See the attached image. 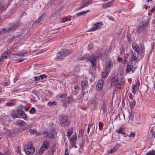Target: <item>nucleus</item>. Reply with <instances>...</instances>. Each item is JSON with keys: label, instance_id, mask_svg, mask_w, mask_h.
Returning a JSON list of instances; mask_svg holds the SVG:
<instances>
[{"label": "nucleus", "instance_id": "nucleus-1", "mask_svg": "<svg viewBox=\"0 0 155 155\" xmlns=\"http://www.w3.org/2000/svg\"><path fill=\"white\" fill-rule=\"evenodd\" d=\"M124 83V80L122 78H119L115 76L112 80V85H115L116 87L121 89V86H123Z\"/></svg>", "mask_w": 155, "mask_h": 155}, {"label": "nucleus", "instance_id": "nucleus-2", "mask_svg": "<svg viewBox=\"0 0 155 155\" xmlns=\"http://www.w3.org/2000/svg\"><path fill=\"white\" fill-rule=\"evenodd\" d=\"M132 47L134 50L137 52L138 55L144 54L145 48L144 45H141L139 47L137 43H134L132 45Z\"/></svg>", "mask_w": 155, "mask_h": 155}, {"label": "nucleus", "instance_id": "nucleus-3", "mask_svg": "<svg viewBox=\"0 0 155 155\" xmlns=\"http://www.w3.org/2000/svg\"><path fill=\"white\" fill-rule=\"evenodd\" d=\"M149 24V22L148 21H144L140 23L137 28V32L140 33L142 31H146L147 29Z\"/></svg>", "mask_w": 155, "mask_h": 155}, {"label": "nucleus", "instance_id": "nucleus-4", "mask_svg": "<svg viewBox=\"0 0 155 155\" xmlns=\"http://www.w3.org/2000/svg\"><path fill=\"white\" fill-rule=\"evenodd\" d=\"M86 58H84L83 59V60H86V61H88L90 62L92 65V68L94 69H95V67H96V60L97 58V56L93 55H91L87 56Z\"/></svg>", "mask_w": 155, "mask_h": 155}, {"label": "nucleus", "instance_id": "nucleus-5", "mask_svg": "<svg viewBox=\"0 0 155 155\" xmlns=\"http://www.w3.org/2000/svg\"><path fill=\"white\" fill-rule=\"evenodd\" d=\"M25 149L26 153L29 155L33 154L35 151L33 145L31 143H29L28 144L25 146Z\"/></svg>", "mask_w": 155, "mask_h": 155}, {"label": "nucleus", "instance_id": "nucleus-6", "mask_svg": "<svg viewBox=\"0 0 155 155\" xmlns=\"http://www.w3.org/2000/svg\"><path fill=\"white\" fill-rule=\"evenodd\" d=\"M71 53V51L69 49H62L60 52L58 53L56 58H62V57H65Z\"/></svg>", "mask_w": 155, "mask_h": 155}, {"label": "nucleus", "instance_id": "nucleus-7", "mask_svg": "<svg viewBox=\"0 0 155 155\" xmlns=\"http://www.w3.org/2000/svg\"><path fill=\"white\" fill-rule=\"evenodd\" d=\"M60 122L63 126H68L69 122L67 120V117L66 116H62L60 118Z\"/></svg>", "mask_w": 155, "mask_h": 155}, {"label": "nucleus", "instance_id": "nucleus-8", "mask_svg": "<svg viewBox=\"0 0 155 155\" xmlns=\"http://www.w3.org/2000/svg\"><path fill=\"white\" fill-rule=\"evenodd\" d=\"M49 146V141L47 140H45L43 142L41 147L39 150V153H42L46 149H47Z\"/></svg>", "mask_w": 155, "mask_h": 155}, {"label": "nucleus", "instance_id": "nucleus-9", "mask_svg": "<svg viewBox=\"0 0 155 155\" xmlns=\"http://www.w3.org/2000/svg\"><path fill=\"white\" fill-rule=\"evenodd\" d=\"M77 140V136L75 134L73 135L70 139V144L71 145L72 147H75L76 143V141Z\"/></svg>", "mask_w": 155, "mask_h": 155}, {"label": "nucleus", "instance_id": "nucleus-10", "mask_svg": "<svg viewBox=\"0 0 155 155\" xmlns=\"http://www.w3.org/2000/svg\"><path fill=\"white\" fill-rule=\"evenodd\" d=\"M104 81L102 80H99L96 85V89L98 91H100L103 88Z\"/></svg>", "mask_w": 155, "mask_h": 155}, {"label": "nucleus", "instance_id": "nucleus-11", "mask_svg": "<svg viewBox=\"0 0 155 155\" xmlns=\"http://www.w3.org/2000/svg\"><path fill=\"white\" fill-rule=\"evenodd\" d=\"M140 85L139 81H137L136 83L133 85L132 87V92L134 94H135L136 90H137Z\"/></svg>", "mask_w": 155, "mask_h": 155}, {"label": "nucleus", "instance_id": "nucleus-12", "mask_svg": "<svg viewBox=\"0 0 155 155\" xmlns=\"http://www.w3.org/2000/svg\"><path fill=\"white\" fill-rule=\"evenodd\" d=\"M102 25L101 22H98L93 25V27L91 29V31H94L99 29L101 28V25Z\"/></svg>", "mask_w": 155, "mask_h": 155}, {"label": "nucleus", "instance_id": "nucleus-13", "mask_svg": "<svg viewBox=\"0 0 155 155\" xmlns=\"http://www.w3.org/2000/svg\"><path fill=\"white\" fill-rule=\"evenodd\" d=\"M91 0H84L81 2V8H83L86 6L91 4Z\"/></svg>", "mask_w": 155, "mask_h": 155}, {"label": "nucleus", "instance_id": "nucleus-14", "mask_svg": "<svg viewBox=\"0 0 155 155\" xmlns=\"http://www.w3.org/2000/svg\"><path fill=\"white\" fill-rule=\"evenodd\" d=\"M21 23L18 21L16 23L12 24L10 27L9 28L10 31H12L14 29L16 28L20 25Z\"/></svg>", "mask_w": 155, "mask_h": 155}, {"label": "nucleus", "instance_id": "nucleus-15", "mask_svg": "<svg viewBox=\"0 0 155 155\" xmlns=\"http://www.w3.org/2000/svg\"><path fill=\"white\" fill-rule=\"evenodd\" d=\"M81 82L82 86V91L83 92V91L85 90V89L88 87V84L87 81L85 80L84 79L82 80Z\"/></svg>", "mask_w": 155, "mask_h": 155}, {"label": "nucleus", "instance_id": "nucleus-16", "mask_svg": "<svg viewBox=\"0 0 155 155\" xmlns=\"http://www.w3.org/2000/svg\"><path fill=\"white\" fill-rule=\"evenodd\" d=\"M113 66L112 62L111 61L109 60L105 64V69L108 71L113 67Z\"/></svg>", "mask_w": 155, "mask_h": 155}, {"label": "nucleus", "instance_id": "nucleus-17", "mask_svg": "<svg viewBox=\"0 0 155 155\" xmlns=\"http://www.w3.org/2000/svg\"><path fill=\"white\" fill-rule=\"evenodd\" d=\"M16 104V102L14 100H10L5 104V105L7 106H12L15 105Z\"/></svg>", "mask_w": 155, "mask_h": 155}, {"label": "nucleus", "instance_id": "nucleus-18", "mask_svg": "<svg viewBox=\"0 0 155 155\" xmlns=\"http://www.w3.org/2000/svg\"><path fill=\"white\" fill-rule=\"evenodd\" d=\"M15 124L19 127H22L25 125L26 123L22 120H20L17 121Z\"/></svg>", "mask_w": 155, "mask_h": 155}, {"label": "nucleus", "instance_id": "nucleus-19", "mask_svg": "<svg viewBox=\"0 0 155 155\" xmlns=\"http://www.w3.org/2000/svg\"><path fill=\"white\" fill-rule=\"evenodd\" d=\"M114 0H112L110 2L105 3L103 5V7L104 8H105L106 7H110L113 4Z\"/></svg>", "mask_w": 155, "mask_h": 155}, {"label": "nucleus", "instance_id": "nucleus-20", "mask_svg": "<svg viewBox=\"0 0 155 155\" xmlns=\"http://www.w3.org/2000/svg\"><path fill=\"white\" fill-rule=\"evenodd\" d=\"M120 147L119 144H117L116 146L111 149L110 151H108L109 153H112L114 152L116 150L119 148Z\"/></svg>", "mask_w": 155, "mask_h": 155}, {"label": "nucleus", "instance_id": "nucleus-21", "mask_svg": "<svg viewBox=\"0 0 155 155\" xmlns=\"http://www.w3.org/2000/svg\"><path fill=\"white\" fill-rule=\"evenodd\" d=\"M17 112L18 114L20 115L22 117H26V114L23 111L18 109L17 110Z\"/></svg>", "mask_w": 155, "mask_h": 155}, {"label": "nucleus", "instance_id": "nucleus-22", "mask_svg": "<svg viewBox=\"0 0 155 155\" xmlns=\"http://www.w3.org/2000/svg\"><path fill=\"white\" fill-rule=\"evenodd\" d=\"M125 129L122 127H120L119 129L116 130V132L118 134H125L124 131Z\"/></svg>", "mask_w": 155, "mask_h": 155}, {"label": "nucleus", "instance_id": "nucleus-23", "mask_svg": "<svg viewBox=\"0 0 155 155\" xmlns=\"http://www.w3.org/2000/svg\"><path fill=\"white\" fill-rule=\"evenodd\" d=\"M44 15H42L38 19H37L33 24V25H36V23H38L41 22L43 18Z\"/></svg>", "mask_w": 155, "mask_h": 155}, {"label": "nucleus", "instance_id": "nucleus-24", "mask_svg": "<svg viewBox=\"0 0 155 155\" xmlns=\"http://www.w3.org/2000/svg\"><path fill=\"white\" fill-rule=\"evenodd\" d=\"M11 52L10 51H8L7 52H5L3 53L2 54V55L4 58H6L8 57H9L10 55L9 54Z\"/></svg>", "mask_w": 155, "mask_h": 155}, {"label": "nucleus", "instance_id": "nucleus-25", "mask_svg": "<svg viewBox=\"0 0 155 155\" xmlns=\"http://www.w3.org/2000/svg\"><path fill=\"white\" fill-rule=\"evenodd\" d=\"M127 68L126 69V72H128L130 71L132 69L133 66L129 64H128L127 66Z\"/></svg>", "mask_w": 155, "mask_h": 155}, {"label": "nucleus", "instance_id": "nucleus-26", "mask_svg": "<svg viewBox=\"0 0 155 155\" xmlns=\"http://www.w3.org/2000/svg\"><path fill=\"white\" fill-rule=\"evenodd\" d=\"M129 103L130 105V107L131 108H133L135 105V101L134 100L132 101H129Z\"/></svg>", "mask_w": 155, "mask_h": 155}, {"label": "nucleus", "instance_id": "nucleus-27", "mask_svg": "<svg viewBox=\"0 0 155 155\" xmlns=\"http://www.w3.org/2000/svg\"><path fill=\"white\" fill-rule=\"evenodd\" d=\"M89 10H87V11H83L82 12H80L79 13H77V15L78 16H81L82 15H84L86 14L88 12H89Z\"/></svg>", "mask_w": 155, "mask_h": 155}, {"label": "nucleus", "instance_id": "nucleus-28", "mask_svg": "<svg viewBox=\"0 0 155 155\" xmlns=\"http://www.w3.org/2000/svg\"><path fill=\"white\" fill-rule=\"evenodd\" d=\"M8 31H10L9 28H2L0 30V32L1 33H4Z\"/></svg>", "mask_w": 155, "mask_h": 155}, {"label": "nucleus", "instance_id": "nucleus-29", "mask_svg": "<svg viewBox=\"0 0 155 155\" xmlns=\"http://www.w3.org/2000/svg\"><path fill=\"white\" fill-rule=\"evenodd\" d=\"M134 118V114L133 113H131L130 116H129V123H131L132 122V120Z\"/></svg>", "mask_w": 155, "mask_h": 155}, {"label": "nucleus", "instance_id": "nucleus-30", "mask_svg": "<svg viewBox=\"0 0 155 155\" xmlns=\"http://www.w3.org/2000/svg\"><path fill=\"white\" fill-rule=\"evenodd\" d=\"M108 70H106L104 71L102 73V77L103 78H105L107 75L108 71Z\"/></svg>", "mask_w": 155, "mask_h": 155}, {"label": "nucleus", "instance_id": "nucleus-31", "mask_svg": "<svg viewBox=\"0 0 155 155\" xmlns=\"http://www.w3.org/2000/svg\"><path fill=\"white\" fill-rule=\"evenodd\" d=\"M131 58L132 60L134 61H136L138 59L137 57L133 53H131Z\"/></svg>", "mask_w": 155, "mask_h": 155}, {"label": "nucleus", "instance_id": "nucleus-32", "mask_svg": "<svg viewBox=\"0 0 155 155\" xmlns=\"http://www.w3.org/2000/svg\"><path fill=\"white\" fill-rule=\"evenodd\" d=\"M46 139L48 138L51 139L52 138L54 137L53 135L52 134L48 133L45 136Z\"/></svg>", "mask_w": 155, "mask_h": 155}, {"label": "nucleus", "instance_id": "nucleus-33", "mask_svg": "<svg viewBox=\"0 0 155 155\" xmlns=\"http://www.w3.org/2000/svg\"><path fill=\"white\" fill-rule=\"evenodd\" d=\"M57 102L55 101L53 102H50L48 103V105L50 106H52L54 105H56Z\"/></svg>", "mask_w": 155, "mask_h": 155}, {"label": "nucleus", "instance_id": "nucleus-34", "mask_svg": "<svg viewBox=\"0 0 155 155\" xmlns=\"http://www.w3.org/2000/svg\"><path fill=\"white\" fill-rule=\"evenodd\" d=\"M146 155H155V151L153 150L147 153Z\"/></svg>", "mask_w": 155, "mask_h": 155}, {"label": "nucleus", "instance_id": "nucleus-35", "mask_svg": "<svg viewBox=\"0 0 155 155\" xmlns=\"http://www.w3.org/2000/svg\"><path fill=\"white\" fill-rule=\"evenodd\" d=\"M29 112L31 114H35L36 112V110L35 108L32 107L31 109L30 110Z\"/></svg>", "mask_w": 155, "mask_h": 155}, {"label": "nucleus", "instance_id": "nucleus-36", "mask_svg": "<svg viewBox=\"0 0 155 155\" xmlns=\"http://www.w3.org/2000/svg\"><path fill=\"white\" fill-rule=\"evenodd\" d=\"M93 126V124H88V129L87 130V134H88L89 133L90 130L91 129V128Z\"/></svg>", "mask_w": 155, "mask_h": 155}, {"label": "nucleus", "instance_id": "nucleus-37", "mask_svg": "<svg viewBox=\"0 0 155 155\" xmlns=\"http://www.w3.org/2000/svg\"><path fill=\"white\" fill-rule=\"evenodd\" d=\"M67 96V94H66L64 93L62 94H59L58 95V97L61 98H64Z\"/></svg>", "mask_w": 155, "mask_h": 155}, {"label": "nucleus", "instance_id": "nucleus-38", "mask_svg": "<svg viewBox=\"0 0 155 155\" xmlns=\"http://www.w3.org/2000/svg\"><path fill=\"white\" fill-rule=\"evenodd\" d=\"M130 137H134L135 136V134L134 132H131L130 134L128 136Z\"/></svg>", "mask_w": 155, "mask_h": 155}, {"label": "nucleus", "instance_id": "nucleus-39", "mask_svg": "<svg viewBox=\"0 0 155 155\" xmlns=\"http://www.w3.org/2000/svg\"><path fill=\"white\" fill-rule=\"evenodd\" d=\"M129 97L130 99V100H129V101H132L134 100L133 99V96L131 94H130L129 96Z\"/></svg>", "mask_w": 155, "mask_h": 155}, {"label": "nucleus", "instance_id": "nucleus-40", "mask_svg": "<svg viewBox=\"0 0 155 155\" xmlns=\"http://www.w3.org/2000/svg\"><path fill=\"white\" fill-rule=\"evenodd\" d=\"M22 54H23V56L26 55L27 53V51L25 50H22L21 51Z\"/></svg>", "mask_w": 155, "mask_h": 155}, {"label": "nucleus", "instance_id": "nucleus-41", "mask_svg": "<svg viewBox=\"0 0 155 155\" xmlns=\"http://www.w3.org/2000/svg\"><path fill=\"white\" fill-rule=\"evenodd\" d=\"M65 101L69 103H71L72 102V101L71 98H67L65 99Z\"/></svg>", "mask_w": 155, "mask_h": 155}, {"label": "nucleus", "instance_id": "nucleus-42", "mask_svg": "<svg viewBox=\"0 0 155 155\" xmlns=\"http://www.w3.org/2000/svg\"><path fill=\"white\" fill-rule=\"evenodd\" d=\"M72 133V131L69 130L67 132V136L68 137L70 136Z\"/></svg>", "mask_w": 155, "mask_h": 155}, {"label": "nucleus", "instance_id": "nucleus-43", "mask_svg": "<svg viewBox=\"0 0 155 155\" xmlns=\"http://www.w3.org/2000/svg\"><path fill=\"white\" fill-rule=\"evenodd\" d=\"M4 8V5L2 3H0V10H3Z\"/></svg>", "mask_w": 155, "mask_h": 155}, {"label": "nucleus", "instance_id": "nucleus-44", "mask_svg": "<svg viewBox=\"0 0 155 155\" xmlns=\"http://www.w3.org/2000/svg\"><path fill=\"white\" fill-rule=\"evenodd\" d=\"M40 78L41 80H42L44 78H46L47 77V75L45 74H42L40 76Z\"/></svg>", "mask_w": 155, "mask_h": 155}, {"label": "nucleus", "instance_id": "nucleus-45", "mask_svg": "<svg viewBox=\"0 0 155 155\" xmlns=\"http://www.w3.org/2000/svg\"><path fill=\"white\" fill-rule=\"evenodd\" d=\"M99 126L100 130H101L102 129V124L101 122L99 123Z\"/></svg>", "mask_w": 155, "mask_h": 155}, {"label": "nucleus", "instance_id": "nucleus-46", "mask_svg": "<svg viewBox=\"0 0 155 155\" xmlns=\"http://www.w3.org/2000/svg\"><path fill=\"white\" fill-rule=\"evenodd\" d=\"M30 132L31 134H33L35 133H36V131L35 130H30Z\"/></svg>", "mask_w": 155, "mask_h": 155}, {"label": "nucleus", "instance_id": "nucleus-47", "mask_svg": "<svg viewBox=\"0 0 155 155\" xmlns=\"http://www.w3.org/2000/svg\"><path fill=\"white\" fill-rule=\"evenodd\" d=\"M35 81H38L41 79L40 76L35 77Z\"/></svg>", "mask_w": 155, "mask_h": 155}, {"label": "nucleus", "instance_id": "nucleus-48", "mask_svg": "<svg viewBox=\"0 0 155 155\" xmlns=\"http://www.w3.org/2000/svg\"><path fill=\"white\" fill-rule=\"evenodd\" d=\"M11 117L13 119H14L15 118H19V117H18V115H17V114L11 115Z\"/></svg>", "mask_w": 155, "mask_h": 155}, {"label": "nucleus", "instance_id": "nucleus-49", "mask_svg": "<svg viewBox=\"0 0 155 155\" xmlns=\"http://www.w3.org/2000/svg\"><path fill=\"white\" fill-rule=\"evenodd\" d=\"M64 155H69L68 153V150L67 149H66L65 151V154Z\"/></svg>", "mask_w": 155, "mask_h": 155}, {"label": "nucleus", "instance_id": "nucleus-50", "mask_svg": "<svg viewBox=\"0 0 155 155\" xmlns=\"http://www.w3.org/2000/svg\"><path fill=\"white\" fill-rule=\"evenodd\" d=\"M93 44H90L88 45V48L90 49H91L92 48H93Z\"/></svg>", "mask_w": 155, "mask_h": 155}, {"label": "nucleus", "instance_id": "nucleus-51", "mask_svg": "<svg viewBox=\"0 0 155 155\" xmlns=\"http://www.w3.org/2000/svg\"><path fill=\"white\" fill-rule=\"evenodd\" d=\"M68 19L67 18H63V21L65 22L68 21Z\"/></svg>", "mask_w": 155, "mask_h": 155}, {"label": "nucleus", "instance_id": "nucleus-52", "mask_svg": "<svg viewBox=\"0 0 155 155\" xmlns=\"http://www.w3.org/2000/svg\"><path fill=\"white\" fill-rule=\"evenodd\" d=\"M18 54H17V56H23V54H21V51L18 52Z\"/></svg>", "mask_w": 155, "mask_h": 155}, {"label": "nucleus", "instance_id": "nucleus-53", "mask_svg": "<svg viewBox=\"0 0 155 155\" xmlns=\"http://www.w3.org/2000/svg\"><path fill=\"white\" fill-rule=\"evenodd\" d=\"M4 57L2 55V56L0 57V61H4Z\"/></svg>", "mask_w": 155, "mask_h": 155}, {"label": "nucleus", "instance_id": "nucleus-54", "mask_svg": "<svg viewBox=\"0 0 155 155\" xmlns=\"http://www.w3.org/2000/svg\"><path fill=\"white\" fill-rule=\"evenodd\" d=\"M118 60L119 61H122L123 59L122 58L120 57L118 58Z\"/></svg>", "mask_w": 155, "mask_h": 155}, {"label": "nucleus", "instance_id": "nucleus-55", "mask_svg": "<svg viewBox=\"0 0 155 155\" xmlns=\"http://www.w3.org/2000/svg\"><path fill=\"white\" fill-rule=\"evenodd\" d=\"M155 10V8L153 7L152 9L150 10V12H153Z\"/></svg>", "mask_w": 155, "mask_h": 155}, {"label": "nucleus", "instance_id": "nucleus-56", "mask_svg": "<svg viewBox=\"0 0 155 155\" xmlns=\"http://www.w3.org/2000/svg\"><path fill=\"white\" fill-rule=\"evenodd\" d=\"M24 60V58H22L21 59H18V61L19 62L23 61Z\"/></svg>", "mask_w": 155, "mask_h": 155}, {"label": "nucleus", "instance_id": "nucleus-57", "mask_svg": "<svg viewBox=\"0 0 155 155\" xmlns=\"http://www.w3.org/2000/svg\"><path fill=\"white\" fill-rule=\"evenodd\" d=\"M74 89H78L79 88V87L78 86L75 85L74 86Z\"/></svg>", "mask_w": 155, "mask_h": 155}, {"label": "nucleus", "instance_id": "nucleus-58", "mask_svg": "<svg viewBox=\"0 0 155 155\" xmlns=\"http://www.w3.org/2000/svg\"><path fill=\"white\" fill-rule=\"evenodd\" d=\"M36 135L37 136H38V135H40L41 134H40L38 132V133L36 132Z\"/></svg>", "mask_w": 155, "mask_h": 155}, {"label": "nucleus", "instance_id": "nucleus-59", "mask_svg": "<svg viewBox=\"0 0 155 155\" xmlns=\"http://www.w3.org/2000/svg\"><path fill=\"white\" fill-rule=\"evenodd\" d=\"M144 8H148V6H147V5H145L144 6Z\"/></svg>", "mask_w": 155, "mask_h": 155}, {"label": "nucleus", "instance_id": "nucleus-60", "mask_svg": "<svg viewBox=\"0 0 155 155\" xmlns=\"http://www.w3.org/2000/svg\"><path fill=\"white\" fill-rule=\"evenodd\" d=\"M2 22V19L0 18V25L1 24V23Z\"/></svg>", "mask_w": 155, "mask_h": 155}, {"label": "nucleus", "instance_id": "nucleus-61", "mask_svg": "<svg viewBox=\"0 0 155 155\" xmlns=\"http://www.w3.org/2000/svg\"><path fill=\"white\" fill-rule=\"evenodd\" d=\"M21 152V151L20 150L18 149L17 151V152L18 153H20Z\"/></svg>", "mask_w": 155, "mask_h": 155}, {"label": "nucleus", "instance_id": "nucleus-62", "mask_svg": "<svg viewBox=\"0 0 155 155\" xmlns=\"http://www.w3.org/2000/svg\"><path fill=\"white\" fill-rule=\"evenodd\" d=\"M18 52L17 53H16L15 54H13L12 55H17V54H18Z\"/></svg>", "mask_w": 155, "mask_h": 155}, {"label": "nucleus", "instance_id": "nucleus-63", "mask_svg": "<svg viewBox=\"0 0 155 155\" xmlns=\"http://www.w3.org/2000/svg\"><path fill=\"white\" fill-rule=\"evenodd\" d=\"M127 59H125V60H124V61L125 62H127Z\"/></svg>", "mask_w": 155, "mask_h": 155}, {"label": "nucleus", "instance_id": "nucleus-64", "mask_svg": "<svg viewBox=\"0 0 155 155\" xmlns=\"http://www.w3.org/2000/svg\"><path fill=\"white\" fill-rule=\"evenodd\" d=\"M147 2H149L151 1L152 0H146Z\"/></svg>", "mask_w": 155, "mask_h": 155}]
</instances>
